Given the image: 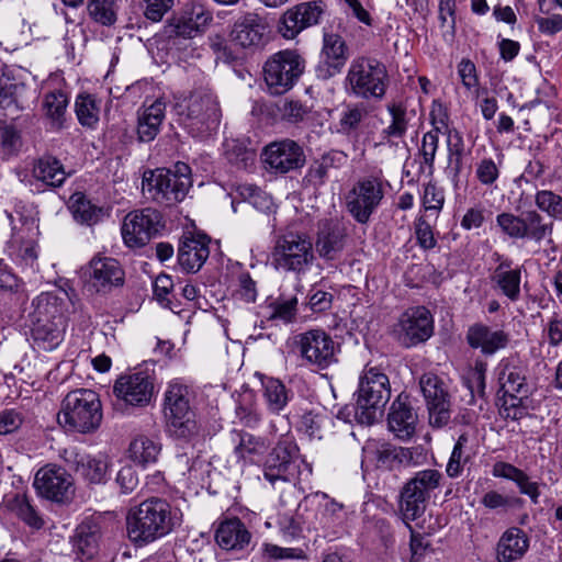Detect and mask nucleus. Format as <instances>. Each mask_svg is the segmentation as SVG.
Instances as JSON below:
<instances>
[{
	"label": "nucleus",
	"mask_w": 562,
	"mask_h": 562,
	"mask_svg": "<svg viewBox=\"0 0 562 562\" xmlns=\"http://www.w3.org/2000/svg\"><path fill=\"white\" fill-rule=\"evenodd\" d=\"M442 474L435 469L418 471L402 488L400 510L405 521L415 520L426 509L431 494L440 486Z\"/></svg>",
	"instance_id": "nucleus-10"
},
{
	"label": "nucleus",
	"mask_w": 562,
	"mask_h": 562,
	"mask_svg": "<svg viewBox=\"0 0 562 562\" xmlns=\"http://www.w3.org/2000/svg\"><path fill=\"white\" fill-rule=\"evenodd\" d=\"M68 209L76 222L88 226L97 224L103 216V209L94 204L82 192H75L70 195Z\"/></svg>",
	"instance_id": "nucleus-39"
},
{
	"label": "nucleus",
	"mask_w": 562,
	"mask_h": 562,
	"mask_svg": "<svg viewBox=\"0 0 562 562\" xmlns=\"http://www.w3.org/2000/svg\"><path fill=\"white\" fill-rule=\"evenodd\" d=\"M21 145V136L14 127L7 125L0 128V146L5 157L15 155Z\"/></svg>",
	"instance_id": "nucleus-58"
},
{
	"label": "nucleus",
	"mask_w": 562,
	"mask_h": 562,
	"mask_svg": "<svg viewBox=\"0 0 562 562\" xmlns=\"http://www.w3.org/2000/svg\"><path fill=\"white\" fill-rule=\"evenodd\" d=\"M496 225L507 237L513 239H524V217L515 215L510 212H503L497 214Z\"/></svg>",
	"instance_id": "nucleus-54"
},
{
	"label": "nucleus",
	"mask_w": 562,
	"mask_h": 562,
	"mask_svg": "<svg viewBox=\"0 0 562 562\" xmlns=\"http://www.w3.org/2000/svg\"><path fill=\"white\" fill-rule=\"evenodd\" d=\"M521 395H504L503 405L501 407V414L505 418H509L512 420H519L527 415V408L522 404Z\"/></svg>",
	"instance_id": "nucleus-59"
},
{
	"label": "nucleus",
	"mask_w": 562,
	"mask_h": 562,
	"mask_svg": "<svg viewBox=\"0 0 562 562\" xmlns=\"http://www.w3.org/2000/svg\"><path fill=\"white\" fill-rule=\"evenodd\" d=\"M389 428L402 440L409 439L416 429L417 415L401 396L393 402L389 413Z\"/></svg>",
	"instance_id": "nucleus-33"
},
{
	"label": "nucleus",
	"mask_w": 562,
	"mask_h": 562,
	"mask_svg": "<svg viewBox=\"0 0 562 562\" xmlns=\"http://www.w3.org/2000/svg\"><path fill=\"white\" fill-rule=\"evenodd\" d=\"M68 102V95L61 90H55L45 95L43 106L54 127L59 128L61 126Z\"/></svg>",
	"instance_id": "nucleus-51"
},
{
	"label": "nucleus",
	"mask_w": 562,
	"mask_h": 562,
	"mask_svg": "<svg viewBox=\"0 0 562 562\" xmlns=\"http://www.w3.org/2000/svg\"><path fill=\"white\" fill-rule=\"evenodd\" d=\"M322 53L329 69H331L329 71L330 76L340 72L349 56L344 38L334 33L324 34Z\"/></svg>",
	"instance_id": "nucleus-40"
},
{
	"label": "nucleus",
	"mask_w": 562,
	"mask_h": 562,
	"mask_svg": "<svg viewBox=\"0 0 562 562\" xmlns=\"http://www.w3.org/2000/svg\"><path fill=\"white\" fill-rule=\"evenodd\" d=\"M314 260L313 243L307 234L289 231L277 237L271 251V265L277 271L304 274Z\"/></svg>",
	"instance_id": "nucleus-5"
},
{
	"label": "nucleus",
	"mask_w": 562,
	"mask_h": 562,
	"mask_svg": "<svg viewBox=\"0 0 562 562\" xmlns=\"http://www.w3.org/2000/svg\"><path fill=\"white\" fill-rule=\"evenodd\" d=\"M24 423V415L15 408L0 412V435L5 436L18 431Z\"/></svg>",
	"instance_id": "nucleus-57"
},
{
	"label": "nucleus",
	"mask_w": 562,
	"mask_h": 562,
	"mask_svg": "<svg viewBox=\"0 0 562 562\" xmlns=\"http://www.w3.org/2000/svg\"><path fill=\"white\" fill-rule=\"evenodd\" d=\"M33 485L40 496L56 503L70 499L75 492L71 474L54 463L37 470Z\"/></svg>",
	"instance_id": "nucleus-17"
},
{
	"label": "nucleus",
	"mask_w": 562,
	"mask_h": 562,
	"mask_svg": "<svg viewBox=\"0 0 562 562\" xmlns=\"http://www.w3.org/2000/svg\"><path fill=\"white\" fill-rule=\"evenodd\" d=\"M261 36L262 26L255 14H247L236 21L231 32L232 41L244 48L259 44Z\"/></svg>",
	"instance_id": "nucleus-38"
},
{
	"label": "nucleus",
	"mask_w": 562,
	"mask_h": 562,
	"mask_svg": "<svg viewBox=\"0 0 562 562\" xmlns=\"http://www.w3.org/2000/svg\"><path fill=\"white\" fill-rule=\"evenodd\" d=\"M215 540L224 550H244L250 543L251 533L240 519L232 518L218 525Z\"/></svg>",
	"instance_id": "nucleus-32"
},
{
	"label": "nucleus",
	"mask_w": 562,
	"mask_h": 562,
	"mask_svg": "<svg viewBox=\"0 0 562 562\" xmlns=\"http://www.w3.org/2000/svg\"><path fill=\"white\" fill-rule=\"evenodd\" d=\"M367 116L368 110L364 104L356 103L346 105L339 115L337 132L342 135L356 133Z\"/></svg>",
	"instance_id": "nucleus-48"
},
{
	"label": "nucleus",
	"mask_w": 562,
	"mask_h": 562,
	"mask_svg": "<svg viewBox=\"0 0 562 562\" xmlns=\"http://www.w3.org/2000/svg\"><path fill=\"white\" fill-rule=\"evenodd\" d=\"M195 392L181 379L171 380L164 393L162 411L168 432L184 441L199 437L201 425L195 412Z\"/></svg>",
	"instance_id": "nucleus-2"
},
{
	"label": "nucleus",
	"mask_w": 562,
	"mask_h": 562,
	"mask_svg": "<svg viewBox=\"0 0 562 562\" xmlns=\"http://www.w3.org/2000/svg\"><path fill=\"white\" fill-rule=\"evenodd\" d=\"M212 21L210 12L202 7H193L190 12L180 16L175 23V33L184 38H192L201 33Z\"/></svg>",
	"instance_id": "nucleus-41"
},
{
	"label": "nucleus",
	"mask_w": 562,
	"mask_h": 562,
	"mask_svg": "<svg viewBox=\"0 0 562 562\" xmlns=\"http://www.w3.org/2000/svg\"><path fill=\"white\" fill-rule=\"evenodd\" d=\"M475 454L474 437L469 432H462L451 451L450 458L446 467V473L449 477H459L464 467L470 463Z\"/></svg>",
	"instance_id": "nucleus-35"
},
{
	"label": "nucleus",
	"mask_w": 562,
	"mask_h": 562,
	"mask_svg": "<svg viewBox=\"0 0 562 562\" xmlns=\"http://www.w3.org/2000/svg\"><path fill=\"white\" fill-rule=\"evenodd\" d=\"M304 61L293 50H282L269 58L265 65V81L272 94H282L293 87L302 75Z\"/></svg>",
	"instance_id": "nucleus-14"
},
{
	"label": "nucleus",
	"mask_w": 562,
	"mask_h": 562,
	"mask_svg": "<svg viewBox=\"0 0 562 562\" xmlns=\"http://www.w3.org/2000/svg\"><path fill=\"white\" fill-rule=\"evenodd\" d=\"M439 147V134L437 132H427L423 136L420 155L423 157V162L430 169L434 168V162L436 158V154Z\"/></svg>",
	"instance_id": "nucleus-62"
},
{
	"label": "nucleus",
	"mask_w": 562,
	"mask_h": 562,
	"mask_svg": "<svg viewBox=\"0 0 562 562\" xmlns=\"http://www.w3.org/2000/svg\"><path fill=\"white\" fill-rule=\"evenodd\" d=\"M164 227L160 212L145 207L130 212L122 225V237L128 247H143Z\"/></svg>",
	"instance_id": "nucleus-16"
},
{
	"label": "nucleus",
	"mask_w": 562,
	"mask_h": 562,
	"mask_svg": "<svg viewBox=\"0 0 562 562\" xmlns=\"http://www.w3.org/2000/svg\"><path fill=\"white\" fill-rule=\"evenodd\" d=\"M529 548V539L520 528H509L498 540L496 553L498 562H514L521 559Z\"/></svg>",
	"instance_id": "nucleus-34"
},
{
	"label": "nucleus",
	"mask_w": 562,
	"mask_h": 562,
	"mask_svg": "<svg viewBox=\"0 0 562 562\" xmlns=\"http://www.w3.org/2000/svg\"><path fill=\"white\" fill-rule=\"evenodd\" d=\"M100 537L101 528L95 520L87 518L78 525L71 541L74 552L82 562H90L97 555Z\"/></svg>",
	"instance_id": "nucleus-29"
},
{
	"label": "nucleus",
	"mask_w": 562,
	"mask_h": 562,
	"mask_svg": "<svg viewBox=\"0 0 562 562\" xmlns=\"http://www.w3.org/2000/svg\"><path fill=\"white\" fill-rule=\"evenodd\" d=\"M524 239H531L536 243H540L552 234L553 225L551 223H544L543 217L536 211L527 212L524 216Z\"/></svg>",
	"instance_id": "nucleus-52"
},
{
	"label": "nucleus",
	"mask_w": 562,
	"mask_h": 562,
	"mask_svg": "<svg viewBox=\"0 0 562 562\" xmlns=\"http://www.w3.org/2000/svg\"><path fill=\"white\" fill-rule=\"evenodd\" d=\"M542 337L551 347L562 345V316L559 313H553L548 318L543 326Z\"/></svg>",
	"instance_id": "nucleus-60"
},
{
	"label": "nucleus",
	"mask_w": 562,
	"mask_h": 562,
	"mask_svg": "<svg viewBox=\"0 0 562 562\" xmlns=\"http://www.w3.org/2000/svg\"><path fill=\"white\" fill-rule=\"evenodd\" d=\"M14 69L5 67L0 75V106L13 114L26 105V86L20 80Z\"/></svg>",
	"instance_id": "nucleus-27"
},
{
	"label": "nucleus",
	"mask_w": 562,
	"mask_h": 562,
	"mask_svg": "<svg viewBox=\"0 0 562 562\" xmlns=\"http://www.w3.org/2000/svg\"><path fill=\"white\" fill-rule=\"evenodd\" d=\"M160 443L153 438L139 435L136 436L128 446V457L139 465L155 463L160 453Z\"/></svg>",
	"instance_id": "nucleus-43"
},
{
	"label": "nucleus",
	"mask_w": 562,
	"mask_h": 562,
	"mask_svg": "<svg viewBox=\"0 0 562 562\" xmlns=\"http://www.w3.org/2000/svg\"><path fill=\"white\" fill-rule=\"evenodd\" d=\"M293 351L302 367L323 371L338 362L340 347L327 331L313 328L293 337Z\"/></svg>",
	"instance_id": "nucleus-8"
},
{
	"label": "nucleus",
	"mask_w": 562,
	"mask_h": 562,
	"mask_svg": "<svg viewBox=\"0 0 562 562\" xmlns=\"http://www.w3.org/2000/svg\"><path fill=\"white\" fill-rule=\"evenodd\" d=\"M386 110L391 116V122L380 133L382 142L404 137L408 127L406 108L400 102H392L387 104Z\"/></svg>",
	"instance_id": "nucleus-44"
},
{
	"label": "nucleus",
	"mask_w": 562,
	"mask_h": 562,
	"mask_svg": "<svg viewBox=\"0 0 562 562\" xmlns=\"http://www.w3.org/2000/svg\"><path fill=\"white\" fill-rule=\"evenodd\" d=\"M11 221L12 216L8 215ZM20 226L12 222L11 238L7 243L8 256L23 270L35 272L37 263V225L33 220L19 218Z\"/></svg>",
	"instance_id": "nucleus-15"
},
{
	"label": "nucleus",
	"mask_w": 562,
	"mask_h": 562,
	"mask_svg": "<svg viewBox=\"0 0 562 562\" xmlns=\"http://www.w3.org/2000/svg\"><path fill=\"white\" fill-rule=\"evenodd\" d=\"M176 111L184 120L196 121V124H206L207 127L217 125L221 110L216 97L207 89L193 91L189 97L177 102Z\"/></svg>",
	"instance_id": "nucleus-20"
},
{
	"label": "nucleus",
	"mask_w": 562,
	"mask_h": 562,
	"mask_svg": "<svg viewBox=\"0 0 562 562\" xmlns=\"http://www.w3.org/2000/svg\"><path fill=\"white\" fill-rule=\"evenodd\" d=\"M165 119V103L155 100L138 115L137 134L142 142L153 140L159 133L160 125Z\"/></svg>",
	"instance_id": "nucleus-37"
},
{
	"label": "nucleus",
	"mask_w": 562,
	"mask_h": 562,
	"mask_svg": "<svg viewBox=\"0 0 562 562\" xmlns=\"http://www.w3.org/2000/svg\"><path fill=\"white\" fill-rule=\"evenodd\" d=\"M155 392V376L147 370H137L119 376L113 385L117 400L134 407L148 405Z\"/></svg>",
	"instance_id": "nucleus-19"
},
{
	"label": "nucleus",
	"mask_w": 562,
	"mask_h": 562,
	"mask_svg": "<svg viewBox=\"0 0 562 562\" xmlns=\"http://www.w3.org/2000/svg\"><path fill=\"white\" fill-rule=\"evenodd\" d=\"M237 289L235 295L237 299L246 302L254 303L257 300V284L248 272H241L237 279Z\"/></svg>",
	"instance_id": "nucleus-64"
},
{
	"label": "nucleus",
	"mask_w": 562,
	"mask_h": 562,
	"mask_svg": "<svg viewBox=\"0 0 562 562\" xmlns=\"http://www.w3.org/2000/svg\"><path fill=\"white\" fill-rule=\"evenodd\" d=\"M389 76L385 66L368 57L355 58L345 78L349 95L364 100H382L385 95Z\"/></svg>",
	"instance_id": "nucleus-7"
},
{
	"label": "nucleus",
	"mask_w": 562,
	"mask_h": 562,
	"mask_svg": "<svg viewBox=\"0 0 562 562\" xmlns=\"http://www.w3.org/2000/svg\"><path fill=\"white\" fill-rule=\"evenodd\" d=\"M263 396L272 413L281 412L290 400L285 385L278 379L270 378L263 383Z\"/></svg>",
	"instance_id": "nucleus-49"
},
{
	"label": "nucleus",
	"mask_w": 562,
	"mask_h": 562,
	"mask_svg": "<svg viewBox=\"0 0 562 562\" xmlns=\"http://www.w3.org/2000/svg\"><path fill=\"white\" fill-rule=\"evenodd\" d=\"M7 506L13 515L31 528L40 529L43 527V519L25 495H14L8 499Z\"/></svg>",
	"instance_id": "nucleus-47"
},
{
	"label": "nucleus",
	"mask_w": 562,
	"mask_h": 562,
	"mask_svg": "<svg viewBox=\"0 0 562 562\" xmlns=\"http://www.w3.org/2000/svg\"><path fill=\"white\" fill-rule=\"evenodd\" d=\"M391 397L389 378L375 368L368 369L360 378L355 420L362 425H371L376 413L383 408Z\"/></svg>",
	"instance_id": "nucleus-9"
},
{
	"label": "nucleus",
	"mask_w": 562,
	"mask_h": 562,
	"mask_svg": "<svg viewBox=\"0 0 562 562\" xmlns=\"http://www.w3.org/2000/svg\"><path fill=\"white\" fill-rule=\"evenodd\" d=\"M33 345L44 351L55 350L65 338L67 321L63 301L53 293H41L32 302Z\"/></svg>",
	"instance_id": "nucleus-3"
},
{
	"label": "nucleus",
	"mask_w": 562,
	"mask_h": 562,
	"mask_svg": "<svg viewBox=\"0 0 562 562\" xmlns=\"http://www.w3.org/2000/svg\"><path fill=\"white\" fill-rule=\"evenodd\" d=\"M497 266L491 273L493 288L506 296L510 302L520 299L521 268L515 266L514 261L501 254L493 255Z\"/></svg>",
	"instance_id": "nucleus-23"
},
{
	"label": "nucleus",
	"mask_w": 562,
	"mask_h": 562,
	"mask_svg": "<svg viewBox=\"0 0 562 562\" xmlns=\"http://www.w3.org/2000/svg\"><path fill=\"white\" fill-rule=\"evenodd\" d=\"M415 236L417 245L424 250H430L437 245L432 227L424 217H418L415 222Z\"/></svg>",
	"instance_id": "nucleus-63"
},
{
	"label": "nucleus",
	"mask_w": 562,
	"mask_h": 562,
	"mask_svg": "<svg viewBox=\"0 0 562 562\" xmlns=\"http://www.w3.org/2000/svg\"><path fill=\"white\" fill-rule=\"evenodd\" d=\"M301 465L306 464L301 459L297 445L292 437L283 436L262 463L263 477L272 485L279 481L292 482L299 479Z\"/></svg>",
	"instance_id": "nucleus-11"
},
{
	"label": "nucleus",
	"mask_w": 562,
	"mask_h": 562,
	"mask_svg": "<svg viewBox=\"0 0 562 562\" xmlns=\"http://www.w3.org/2000/svg\"><path fill=\"white\" fill-rule=\"evenodd\" d=\"M426 402L429 424L435 428L446 426L451 418L450 394L445 382L434 373H425L419 380Z\"/></svg>",
	"instance_id": "nucleus-18"
},
{
	"label": "nucleus",
	"mask_w": 562,
	"mask_h": 562,
	"mask_svg": "<svg viewBox=\"0 0 562 562\" xmlns=\"http://www.w3.org/2000/svg\"><path fill=\"white\" fill-rule=\"evenodd\" d=\"M325 10L326 4L321 0L301 2L282 14L278 30L284 38L293 40L302 31L317 25Z\"/></svg>",
	"instance_id": "nucleus-21"
},
{
	"label": "nucleus",
	"mask_w": 562,
	"mask_h": 562,
	"mask_svg": "<svg viewBox=\"0 0 562 562\" xmlns=\"http://www.w3.org/2000/svg\"><path fill=\"white\" fill-rule=\"evenodd\" d=\"M347 159L348 156L342 150L331 149L310 166L305 179L314 187L322 186L328 179L330 169L341 168Z\"/></svg>",
	"instance_id": "nucleus-36"
},
{
	"label": "nucleus",
	"mask_w": 562,
	"mask_h": 562,
	"mask_svg": "<svg viewBox=\"0 0 562 562\" xmlns=\"http://www.w3.org/2000/svg\"><path fill=\"white\" fill-rule=\"evenodd\" d=\"M475 176L481 184L492 186L499 177L498 166L492 158H483L476 164Z\"/></svg>",
	"instance_id": "nucleus-61"
},
{
	"label": "nucleus",
	"mask_w": 562,
	"mask_h": 562,
	"mask_svg": "<svg viewBox=\"0 0 562 562\" xmlns=\"http://www.w3.org/2000/svg\"><path fill=\"white\" fill-rule=\"evenodd\" d=\"M267 168L277 173H288L305 164L303 148L292 139H283L267 145L262 153Z\"/></svg>",
	"instance_id": "nucleus-22"
},
{
	"label": "nucleus",
	"mask_w": 562,
	"mask_h": 562,
	"mask_svg": "<svg viewBox=\"0 0 562 562\" xmlns=\"http://www.w3.org/2000/svg\"><path fill=\"white\" fill-rule=\"evenodd\" d=\"M75 105L78 121L82 126L94 127L98 124L100 103L93 95H78Z\"/></svg>",
	"instance_id": "nucleus-50"
},
{
	"label": "nucleus",
	"mask_w": 562,
	"mask_h": 562,
	"mask_svg": "<svg viewBox=\"0 0 562 562\" xmlns=\"http://www.w3.org/2000/svg\"><path fill=\"white\" fill-rule=\"evenodd\" d=\"M111 461L105 454L86 456L79 462L81 474L93 484L106 482Z\"/></svg>",
	"instance_id": "nucleus-45"
},
{
	"label": "nucleus",
	"mask_w": 562,
	"mask_h": 562,
	"mask_svg": "<svg viewBox=\"0 0 562 562\" xmlns=\"http://www.w3.org/2000/svg\"><path fill=\"white\" fill-rule=\"evenodd\" d=\"M183 513L161 497H149L132 506L125 517L126 533L137 547L162 539L181 527Z\"/></svg>",
	"instance_id": "nucleus-1"
},
{
	"label": "nucleus",
	"mask_w": 562,
	"mask_h": 562,
	"mask_svg": "<svg viewBox=\"0 0 562 562\" xmlns=\"http://www.w3.org/2000/svg\"><path fill=\"white\" fill-rule=\"evenodd\" d=\"M384 198L383 181L378 176L360 178L346 194V207L360 224H366Z\"/></svg>",
	"instance_id": "nucleus-13"
},
{
	"label": "nucleus",
	"mask_w": 562,
	"mask_h": 562,
	"mask_svg": "<svg viewBox=\"0 0 562 562\" xmlns=\"http://www.w3.org/2000/svg\"><path fill=\"white\" fill-rule=\"evenodd\" d=\"M422 201L425 211H434L437 214L443 206L445 192L442 188L438 187L435 182L429 181L424 186Z\"/></svg>",
	"instance_id": "nucleus-56"
},
{
	"label": "nucleus",
	"mask_w": 562,
	"mask_h": 562,
	"mask_svg": "<svg viewBox=\"0 0 562 562\" xmlns=\"http://www.w3.org/2000/svg\"><path fill=\"white\" fill-rule=\"evenodd\" d=\"M464 143L458 131H450L448 135V157L450 170L457 179L463 168Z\"/></svg>",
	"instance_id": "nucleus-53"
},
{
	"label": "nucleus",
	"mask_w": 562,
	"mask_h": 562,
	"mask_svg": "<svg viewBox=\"0 0 562 562\" xmlns=\"http://www.w3.org/2000/svg\"><path fill=\"white\" fill-rule=\"evenodd\" d=\"M498 382L504 395L517 394L526 396L529 386L526 381V368L516 363L513 359H502L497 366Z\"/></svg>",
	"instance_id": "nucleus-31"
},
{
	"label": "nucleus",
	"mask_w": 562,
	"mask_h": 562,
	"mask_svg": "<svg viewBox=\"0 0 562 562\" xmlns=\"http://www.w3.org/2000/svg\"><path fill=\"white\" fill-rule=\"evenodd\" d=\"M210 238L204 234L186 236L178 249V262L186 272L199 271L210 255Z\"/></svg>",
	"instance_id": "nucleus-26"
},
{
	"label": "nucleus",
	"mask_w": 562,
	"mask_h": 562,
	"mask_svg": "<svg viewBox=\"0 0 562 562\" xmlns=\"http://www.w3.org/2000/svg\"><path fill=\"white\" fill-rule=\"evenodd\" d=\"M33 176L36 180L49 187H59L67 178L61 162L53 156L40 158L33 167Z\"/></svg>",
	"instance_id": "nucleus-42"
},
{
	"label": "nucleus",
	"mask_w": 562,
	"mask_h": 562,
	"mask_svg": "<svg viewBox=\"0 0 562 562\" xmlns=\"http://www.w3.org/2000/svg\"><path fill=\"white\" fill-rule=\"evenodd\" d=\"M191 187V168L181 161H178L172 170L165 168L146 170L142 179L143 194L165 206H172L183 201Z\"/></svg>",
	"instance_id": "nucleus-4"
},
{
	"label": "nucleus",
	"mask_w": 562,
	"mask_h": 562,
	"mask_svg": "<svg viewBox=\"0 0 562 562\" xmlns=\"http://www.w3.org/2000/svg\"><path fill=\"white\" fill-rule=\"evenodd\" d=\"M89 270L90 281L98 292H108L124 283V271L119 261L113 258H93Z\"/></svg>",
	"instance_id": "nucleus-25"
},
{
	"label": "nucleus",
	"mask_w": 562,
	"mask_h": 562,
	"mask_svg": "<svg viewBox=\"0 0 562 562\" xmlns=\"http://www.w3.org/2000/svg\"><path fill=\"white\" fill-rule=\"evenodd\" d=\"M434 334V317L425 306L406 308L393 325L392 335L405 348L427 341Z\"/></svg>",
	"instance_id": "nucleus-12"
},
{
	"label": "nucleus",
	"mask_w": 562,
	"mask_h": 562,
	"mask_svg": "<svg viewBox=\"0 0 562 562\" xmlns=\"http://www.w3.org/2000/svg\"><path fill=\"white\" fill-rule=\"evenodd\" d=\"M60 425L70 431L88 434L99 428L102 406L98 394L88 389H78L67 394L58 415Z\"/></svg>",
	"instance_id": "nucleus-6"
},
{
	"label": "nucleus",
	"mask_w": 562,
	"mask_h": 562,
	"mask_svg": "<svg viewBox=\"0 0 562 562\" xmlns=\"http://www.w3.org/2000/svg\"><path fill=\"white\" fill-rule=\"evenodd\" d=\"M509 334L503 329H492L490 326L476 323L467 331V342L471 348L480 349L484 356H492L505 349L509 344Z\"/></svg>",
	"instance_id": "nucleus-24"
},
{
	"label": "nucleus",
	"mask_w": 562,
	"mask_h": 562,
	"mask_svg": "<svg viewBox=\"0 0 562 562\" xmlns=\"http://www.w3.org/2000/svg\"><path fill=\"white\" fill-rule=\"evenodd\" d=\"M537 207L550 217H562V196L551 190H540L535 195Z\"/></svg>",
	"instance_id": "nucleus-55"
},
{
	"label": "nucleus",
	"mask_w": 562,
	"mask_h": 562,
	"mask_svg": "<svg viewBox=\"0 0 562 562\" xmlns=\"http://www.w3.org/2000/svg\"><path fill=\"white\" fill-rule=\"evenodd\" d=\"M346 228L338 222L325 221L316 237V250L326 260H335L346 245Z\"/></svg>",
	"instance_id": "nucleus-28"
},
{
	"label": "nucleus",
	"mask_w": 562,
	"mask_h": 562,
	"mask_svg": "<svg viewBox=\"0 0 562 562\" xmlns=\"http://www.w3.org/2000/svg\"><path fill=\"white\" fill-rule=\"evenodd\" d=\"M231 438L234 443V454L244 465L258 463L269 447L265 438L244 430H233Z\"/></svg>",
	"instance_id": "nucleus-30"
},
{
	"label": "nucleus",
	"mask_w": 562,
	"mask_h": 562,
	"mask_svg": "<svg viewBox=\"0 0 562 562\" xmlns=\"http://www.w3.org/2000/svg\"><path fill=\"white\" fill-rule=\"evenodd\" d=\"M121 0H89L88 14L95 23L112 26L117 21Z\"/></svg>",
	"instance_id": "nucleus-46"
}]
</instances>
